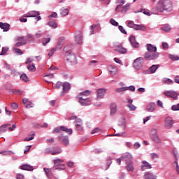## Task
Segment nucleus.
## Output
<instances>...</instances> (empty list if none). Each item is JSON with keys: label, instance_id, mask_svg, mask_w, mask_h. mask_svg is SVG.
I'll use <instances>...</instances> for the list:
<instances>
[{"label": "nucleus", "instance_id": "1", "mask_svg": "<svg viewBox=\"0 0 179 179\" xmlns=\"http://www.w3.org/2000/svg\"><path fill=\"white\" fill-rule=\"evenodd\" d=\"M173 10V3L170 0H159L156 7L152 8V15H159V12H171Z\"/></svg>", "mask_w": 179, "mask_h": 179}, {"label": "nucleus", "instance_id": "2", "mask_svg": "<svg viewBox=\"0 0 179 179\" xmlns=\"http://www.w3.org/2000/svg\"><path fill=\"white\" fill-rule=\"evenodd\" d=\"M62 131L66 132L68 135H72V133L73 132L72 129H68L66 127L60 126L53 129L52 134H61Z\"/></svg>", "mask_w": 179, "mask_h": 179}, {"label": "nucleus", "instance_id": "3", "mask_svg": "<svg viewBox=\"0 0 179 179\" xmlns=\"http://www.w3.org/2000/svg\"><path fill=\"white\" fill-rule=\"evenodd\" d=\"M145 65V57H138L134 59L133 66L135 69L140 70Z\"/></svg>", "mask_w": 179, "mask_h": 179}, {"label": "nucleus", "instance_id": "4", "mask_svg": "<svg viewBox=\"0 0 179 179\" xmlns=\"http://www.w3.org/2000/svg\"><path fill=\"white\" fill-rule=\"evenodd\" d=\"M145 61H155L159 58V52H145L143 55Z\"/></svg>", "mask_w": 179, "mask_h": 179}, {"label": "nucleus", "instance_id": "5", "mask_svg": "<svg viewBox=\"0 0 179 179\" xmlns=\"http://www.w3.org/2000/svg\"><path fill=\"white\" fill-rule=\"evenodd\" d=\"M55 166L52 167V170H65V164H61L64 163V160L61 159H57L53 160Z\"/></svg>", "mask_w": 179, "mask_h": 179}, {"label": "nucleus", "instance_id": "6", "mask_svg": "<svg viewBox=\"0 0 179 179\" xmlns=\"http://www.w3.org/2000/svg\"><path fill=\"white\" fill-rule=\"evenodd\" d=\"M151 139L155 143H162V139L157 135V129H152L151 130Z\"/></svg>", "mask_w": 179, "mask_h": 179}, {"label": "nucleus", "instance_id": "7", "mask_svg": "<svg viewBox=\"0 0 179 179\" xmlns=\"http://www.w3.org/2000/svg\"><path fill=\"white\" fill-rule=\"evenodd\" d=\"M78 102L80 106H86L92 104V99L90 98H85V96H78Z\"/></svg>", "mask_w": 179, "mask_h": 179}, {"label": "nucleus", "instance_id": "8", "mask_svg": "<svg viewBox=\"0 0 179 179\" xmlns=\"http://www.w3.org/2000/svg\"><path fill=\"white\" fill-rule=\"evenodd\" d=\"M164 94L166 97L173 99V100H177V99H178L179 96V94L173 90H168L166 92H164Z\"/></svg>", "mask_w": 179, "mask_h": 179}, {"label": "nucleus", "instance_id": "9", "mask_svg": "<svg viewBox=\"0 0 179 179\" xmlns=\"http://www.w3.org/2000/svg\"><path fill=\"white\" fill-rule=\"evenodd\" d=\"M66 61L67 62L71 64V65H76V64H78L76 56L75 55V54L71 52L66 55Z\"/></svg>", "mask_w": 179, "mask_h": 179}, {"label": "nucleus", "instance_id": "10", "mask_svg": "<svg viewBox=\"0 0 179 179\" xmlns=\"http://www.w3.org/2000/svg\"><path fill=\"white\" fill-rule=\"evenodd\" d=\"M174 125V120L171 117H166L164 120V127L166 129H171Z\"/></svg>", "mask_w": 179, "mask_h": 179}, {"label": "nucleus", "instance_id": "11", "mask_svg": "<svg viewBox=\"0 0 179 179\" xmlns=\"http://www.w3.org/2000/svg\"><path fill=\"white\" fill-rule=\"evenodd\" d=\"M24 17H37L36 19L37 20V22H38V20H41V17H40V13L38 11H30L28 13L25 14Z\"/></svg>", "mask_w": 179, "mask_h": 179}, {"label": "nucleus", "instance_id": "12", "mask_svg": "<svg viewBox=\"0 0 179 179\" xmlns=\"http://www.w3.org/2000/svg\"><path fill=\"white\" fill-rule=\"evenodd\" d=\"M16 41L18 42L15 44V47H22V45L27 44V39H24V36H17Z\"/></svg>", "mask_w": 179, "mask_h": 179}, {"label": "nucleus", "instance_id": "13", "mask_svg": "<svg viewBox=\"0 0 179 179\" xmlns=\"http://www.w3.org/2000/svg\"><path fill=\"white\" fill-rule=\"evenodd\" d=\"M107 93V89L106 88H99L96 90V100H101Z\"/></svg>", "mask_w": 179, "mask_h": 179}, {"label": "nucleus", "instance_id": "14", "mask_svg": "<svg viewBox=\"0 0 179 179\" xmlns=\"http://www.w3.org/2000/svg\"><path fill=\"white\" fill-rule=\"evenodd\" d=\"M74 38L76 40V43L77 44H83V34L82 31H78L76 32Z\"/></svg>", "mask_w": 179, "mask_h": 179}, {"label": "nucleus", "instance_id": "15", "mask_svg": "<svg viewBox=\"0 0 179 179\" xmlns=\"http://www.w3.org/2000/svg\"><path fill=\"white\" fill-rule=\"evenodd\" d=\"M58 139L59 141H61L62 145L64 146H68L69 145V137H68V136H64V134H62L58 136Z\"/></svg>", "mask_w": 179, "mask_h": 179}, {"label": "nucleus", "instance_id": "16", "mask_svg": "<svg viewBox=\"0 0 179 179\" xmlns=\"http://www.w3.org/2000/svg\"><path fill=\"white\" fill-rule=\"evenodd\" d=\"M129 41L134 48H139V43L136 41L135 36L131 35L129 39Z\"/></svg>", "mask_w": 179, "mask_h": 179}, {"label": "nucleus", "instance_id": "17", "mask_svg": "<svg viewBox=\"0 0 179 179\" xmlns=\"http://www.w3.org/2000/svg\"><path fill=\"white\" fill-rule=\"evenodd\" d=\"M108 71L110 72L112 76H114L117 75L118 72V68L117 67V66L110 65L108 66Z\"/></svg>", "mask_w": 179, "mask_h": 179}, {"label": "nucleus", "instance_id": "18", "mask_svg": "<svg viewBox=\"0 0 179 179\" xmlns=\"http://www.w3.org/2000/svg\"><path fill=\"white\" fill-rule=\"evenodd\" d=\"M122 160H124L126 163H129L132 162V155L129 152H126L121 157Z\"/></svg>", "mask_w": 179, "mask_h": 179}, {"label": "nucleus", "instance_id": "19", "mask_svg": "<svg viewBox=\"0 0 179 179\" xmlns=\"http://www.w3.org/2000/svg\"><path fill=\"white\" fill-rule=\"evenodd\" d=\"M83 124V123L80 119H76L74 122V125L78 131H83V127H82Z\"/></svg>", "mask_w": 179, "mask_h": 179}, {"label": "nucleus", "instance_id": "20", "mask_svg": "<svg viewBox=\"0 0 179 179\" xmlns=\"http://www.w3.org/2000/svg\"><path fill=\"white\" fill-rule=\"evenodd\" d=\"M143 178L144 179H157V176L156 175L153 174V173L149 171V172H146L144 174Z\"/></svg>", "mask_w": 179, "mask_h": 179}, {"label": "nucleus", "instance_id": "21", "mask_svg": "<svg viewBox=\"0 0 179 179\" xmlns=\"http://www.w3.org/2000/svg\"><path fill=\"white\" fill-rule=\"evenodd\" d=\"M147 52H157V48L152 44L146 45Z\"/></svg>", "mask_w": 179, "mask_h": 179}, {"label": "nucleus", "instance_id": "22", "mask_svg": "<svg viewBox=\"0 0 179 179\" xmlns=\"http://www.w3.org/2000/svg\"><path fill=\"white\" fill-rule=\"evenodd\" d=\"M115 51L120 52L121 54H125V52H127V49L122 47V45H117L115 46Z\"/></svg>", "mask_w": 179, "mask_h": 179}, {"label": "nucleus", "instance_id": "23", "mask_svg": "<svg viewBox=\"0 0 179 179\" xmlns=\"http://www.w3.org/2000/svg\"><path fill=\"white\" fill-rule=\"evenodd\" d=\"M135 169L134 168V162L130 161L129 162H126V170L127 171H134Z\"/></svg>", "mask_w": 179, "mask_h": 179}, {"label": "nucleus", "instance_id": "24", "mask_svg": "<svg viewBox=\"0 0 179 179\" xmlns=\"http://www.w3.org/2000/svg\"><path fill=\"white\" fill-rule=\"evenodd\" d=\"M147 111H149L150 113H153L155 110H156V103L151 102L147 106Z\"/></svg>", "mask_w": 179, "mask_h": 179}, {"label": "nucleus", "instance_id": "25", "mask_svg": "<svg viewBox=\"0 0 179 179\" xmlns=\"http://www.w3.org/2000/svg\"><path fill=\"white\" fill-rule=\"evenodd\" d=\"M21 170H27V171H33V166L30 164H23L19 167Z\"/></svg>", "mask_w": 179, "mask_h": 179}, {"label": "nucleus", "instance_id": "26", "mask_svg": "<svg viewBox=\"0 0 179 179\" xmlns=\"http://www.w3.org/2000/svg\"><path fill=\"white\" fill-rule=\"evenodd\" d=\"M59 153H62V149H61V148L59 147H55L51 152V155H52L53 156L59 155Z\"/></svg>", "mask_w": 179, "mask_h": 179}, {"label": "nucleus", "instance_id": "27", "mask_svg": "<svg viewBox=\"0 0 179 179\" xmlns=\"http://www.w3.org/2000/svg\"><path fill=\"white\" fill-rule=\"evenodd\" d=\"M148 169H152V165L150 164H149V162H146V161H143V164L141 165V170L145 171Z\"/></svg>", "mask_w": 179, "mask_h": 179}, {"label": "nucleus", "instance_id": "28", "mask_svg": "<svg viewBox=\"0 0 179 179\" xmlns=\"http://www.w3.org/2000/svg\"><path fill=\"white\" fill-rule=\"evenodd\" d=\"M110 115H114L117 113V103H112L110 104Z\"/></svg>", "mask_w": 179, "mask_h": 179}, {"label": "nucleus", "instance_id": "29", "mask_svg": "<svg viewBox=\"0 0 179 179\" xmlns=\"http://www.w3.org/2000/svg\"><path fill=\"white\" fill-rule=\"evenodd\" d=\"M141 12H143V13L144 15H146V16H151V15H153V14L152 13V10H151V13H150V12L149 11V10L142 9V8H141L140 10H138L135 11V13H141Z\"/></svg>", "mask_w": 179, "mask_h": 179}, {"label": "nucleus", "instance_id": "30", "mask_svg": "<svg viewBox=\"0 0 179 179\" xmlns=\"http://www.w3.org/2000/svg\"><path fill=\"white\" fill-rule=\"evenodd\" d=\"M0 27L3 31H8L10 25L8 23L0 22Z\"/></svg>", "mask_w": 179, "mask_h": 179}, {"label": "nucleus", "instance_id": "31", "mask_svg": "<svg viewBox=\"0 0 179 179\" xmlns=\"http://www.w3.org/2000/svg\"><path fill=\"white\" fill-rule=\"evenodd\" d=\"M62 87L64 93H66V92H69L71 89V84H69V83H64L62 84Z\"/></svg>", "mask_w": 179, "mask_h": 179}, {"label": "nucleus", "instance_id": "32", "mask_svg": "<svg viewBox=\"0 0 179 179\" xmlns=\"http://www.w3.org/2000/svg\"><path fill=\"white\" fill-rule=\"evenodd\" d=\"M118 129L121 128L122 131H125V129L127 128V121L125 120H123L122 123H120L119 124Z\"/></svg>", "mask_w": 179, "mask_h": 179}, {"label": "nucleus", "instance_id": "33", "mask_svg": "<svg viewBox=\"0 0 179 179\" xmlns=\"http://www.w3.org/2000/svg\"><path fill=\"white\" fill-rule=\"evenodd\" d=\"M134 30H142L143 31H145L146 27L143 24H136Z\"/></svg>", "mask_w": 179, "mask_h": 179}, {"label": "nucleus", "instance_id": "34", "mask_svg": "<svg viewBox=\"0 0 179 179\" xmlns=\"http://www.w3.org/2000/svg\"><path fill=\"white\" fill-rule=\"evenodd\" d=\"M45 171V174L47 176V177H52V173L51 172V169L50 168H44L43 169Z\"/></svg>", "mask_w": 179, "mask_h": 179}, {"label": "nucleus", "instance_id": "35", "mask_svg": "<svg viewBox=\"0 0 179 179\" xmlns=\"http://www.w3.org/2000/svg\"><path fill=\"white\" fill-rule=\"evenodd\" d=\"M159 66H160V65L157 64V65H152V66H150L149 68L150 71L152 73H155V72H156V71H157Z\"/></svg>", "mask_w": 179, "mask_h": 179}, {"label": "nucleus", "instance_id": "36", "mask_svg": "<svg viewBox=\"0 0 179 179\" xmlns=\"http://www.w3.org/2000/svg\"><path fill=\"white\" fill-rule=\"evenodd\" d=\"M65 41V38H60L57 42V47L61 50L62 48V46L64 45V43Z\"/></svg>", "mask_w": 179, "mask_h": 179}, {"label": "nucleus", "instance_id": "37", "mask_svg": "<svg viewBox=\"0 0 179 179\" xmlns=\"http://www.w3.org/2000/svg\"><path fill=\"white\" fill-rule=\"evenodd\" d=\"M10 125V124H3L0 127V134H3V132H6V128Z\"/></svg>", "mask_w": 179, "mask_h": 179}, {"label": "nucleus", "instance_id": "38", "mask_svg": "<svg viewBox=\"0 0 179 179\" xmlns=\"http://www.w3.org/2000/svg\"><path fill=\"white\" fill-rule=\"evenodd\" d=\"M161 30L169 33V31L171 30V27H170L169 24H164L162 27H161Z\"/></svg>", "mask_w": 179, "mask_h": 179}, {"label": "nucleus", "instance_id": "39", "mask_svg": "<svg viewBox=\"0 0 179 179\" xmlns=\"http://www.w3.org/2000/svg\"><path fill=\"white\" fill-rule=\"evenodd\" d=\"M69 13V10H68V8H62L60 10V14L62 15V16H67Z\"/></svg>", "mask_w": 179, "mask_h": 179}, {"label": "nucleus", "instance_id": "40", "mask_svg": "<svg viewBox=\"0 0 179 179\" xmlns=\"http://www.w3.org/2000/svg\"><path fill=\"white\" fill-rule=\"evenodd\" d=\"M20 80H23L24 82H26V83H27V82H29V77L27 76V75H26V73H22L20 76Z\"/></svg>", "mask_w": 179, "mask_h": 179}, {"label": "nucleus", "instance_id": "41", "mask_svg": "<svg viewBox=\"0 0 179 179\" xmlns=\"http://www.w3.org/2000/svg\"><path fill=\"white\" fill-rule=\"evenodd\" d=\"M82 96H90V91L85 90L83 92H80L79 95H78V97H82Z\"/></svg>", "mask_w": 179, "mask_h": 179}, {"label": "nucleus", "instance_id": "42", "mask_svg": "<svg viewBox=\"0 0 179 179\" xmlns=\"http://www.w3.org/2000/svg\"><path fill=\"white\" fill-rule=\"evenodd\" d=\"M150 156L153 162H157V159H159V155L156 153H151Z\"/></svg>", "mask_w": 179, "mask_h": 179}, {"label": "nucleus", "instance_id": "43", "mask_svg": "<svg viewBox=\"0 0 179 179\" xmlns=\"http://www.w3.org/2000/svg\"><path fill=\"white\" fill-rule=\"evenodd\" d=\"M129 6H131L129 3H127L126 5L123 6L122 7V10H120V12L122 13L128 12V9H129Z\"/></svg>", "mask_w": 179, "mask_h": 179}, {"label": "nucleus", "instance_id": "44", "mask_svg": "<svg viewBox=\"0 0 179 179\" xmlns=\"http://www.w3.org/2000/svg\"><path fill=\"white\" fill-rule=\"evenodd\" d=\"M27 69L28 71H31V72H36V66L34 64H29L27 66Z\"/></svg>", "mask_w": 179, "mask_h": 179}, {"label": "nucleus", "instance_id": "45", "mask_svg": "<svg viewBox=\"0 0 179 179\" xmlns=\"http://www.w3.org/2000/svg\"><path fill=\"white\" fill-rule=\"evenodd\" d=\"M50 41H51V38H50L41 39V43H43V45L44 46L47 45V44H48V43H50Z\"/></svg>", "mask_w": 179, "mask_h": 179}, {"label": "nucleus", "instance_id": "46", "mask_svg": "<svg viewBox=\"0 0 179 179\" xmlns=\"http://www.w3.org/2000/svg\"><path fill=\"white\" fill-rule=\"evenodd\" d=\"M48 26H50V27H52L53 29H57V22H55V21L49 22Z\"/></svg>", "mask_w": 179, "mask_h": 179}, {"label": "nucleus", "instance_id": "47", "mask_svg": "<svg viewBox=\"0 0 179 179\" xmlns=\"http://www.w3.org/2000/svg\"><path fill=\"white\" fill-rule=\"evenodd\" d=\"M8 51H9V48L8 47H3L2 48V50L0 52V55H5V54H6V52H8Z\"/></svg>", "mask_w": 179, "mask_h": 179}, {"label": "nucleus", "instance_id": "48", "mask_svg": "<svg viewBox=\"0 0 179 179\" xmlns=\"http://www.w3.org/2000/svg\"><path fill=\"white\" fill-rule=\"evenodd\" d=\"M103 130H101L100 128L96 127L94 130L91 131V134L93 135L94 134H101Z\"/></svg>", "mask_w": 179, "mask_h": 179}, {"label": "nucleus", "instance_id": "49", "mask_svg": "<svg viewBox=\"0 0 179 179\" xmlns=\"http://www.w3.org/2000/svg\"><path fill=\"white\" fill-rule=\"evenodd\" d=\"M27 39L29 40V41H34L36 38H34V36H33L31 34H28L27 35Z\"/></svg>", "mask_w": 179, "mask_h": 179}, {"label": "nucleus", "instance_id": "50", "mask_svg": "<svg viewBox=\"0 0 179 179\" xmlns=\"http://www.w3.org/2000/svg\"><path fill=\"white\" fill-rule=\"evenodd\" d=\"M33 139H34V134L29 135L28 137L25 138L24 141L25 142H29V141H33Z\"/></svg>", "mask_w": 179, "mask_h": 179}, {"label": "nucleus", "instance_id": "51", "mask_svg": "<svg viewBox=\"0 0 179 179\" xmlns=\"http://www.w3.org/2000/svg\"><path fill=\"white\" fill-rule=\"evenodd\" d=\"M126 90H128V87H120V88H117L116 90V92L117 93H121V92H125Z\"/></svg>", "mask_w": 179, "mask_h": 179}, {"label": "nucleus", "instance_id": "52", "mask_svg": "<svg viewBox=\"0 0 179 179\" xmlns=\"http://www.w3.org/2000/svg\"><path fill=\"white\" fill-rule=\"evenodd\" d=\"M169 58L172 59V61H179V57L174 55H170Z\"/></svg>", "mask_w": 179, "mask_h": 179}, {"label": "nucleus", "instance_id": "53", "mask_svg": "<svg viewBox=\"0 0 179 179\" xmlns=\"http://www.w3.org/2000/svg\"><path fill=\"white\" fill-rule=\"evenodd\" d=\"M35 37L36 38H41V37H43V33L41 31H38L36 34H35Z\"/></svg>", "mask_w": 179, "mask_h": 179}, {"label": "nucleus", "instance_id": "54", "mask_svg": "<svg viewBox=\"0 0 179 179\" xmlns=\"http://www.w3.org/2000/svg\"><path fill=\"white\" fill-rule=\"evenodd\" d=\"M127 26L128 27H131V29H135L136 24L134 23L133 21H129Z\"/></svg>", "mask_w": 179, "mask_h": 179}, {"label": "nucleus", "instance_id": "55", "mask_svg": "<svg viewBox=\"0 0 179 179\" xmlns=\"http://www.w3.org/2000/svg\"><path fill=\"white\" fill-rule=\"evenodd\" d=\"M127 107L129 108L130 111H135V110H136V106L134 104H128Z\"/></svg>", "mask_w": 179, "mask_h": 179}, {"label": "nucleus", "instance_id": "56", "mask_svg": "<svg viewBox=\"0 0 179 179\" xmlns=\"http://www.w3.org/2000/svg\"><path fill=\"white\" fill-rule=\"evenodd\" d=\"M62 83L61 82H57L56 84H55L53 85V88L54 89H59V87H61V86H62Z\"/></svg>", "mask_w": 179, "mask_h": 179}, {"label": "nucleus", "instance_id": "57", "mask_svg": "<svg viewBox=\"0 0 179 179\" xmlns=\"http://www.w3.org/2000/svg\"><path fill=\"white\" fill-rule=\"evenodd\" d=\"M118 29L120 31H121V33H122L123 34H127V31L125 30V29H124L123 26L120 25L118 27Z\"/></svg>", "mask_w": 179, "mask_h": 179}, {"label": "nucleus", "instance_id": "58", "mask_svg": "<svg viewBox=\"0 0 179 179\" xmlns=\"http://www.w3.org/2000/svg\"><path fill=\"white\" fill-rule=\"evenodd\" d=\"M110 23L113 26H118V22H117V21H115V20H114L113 18H111L110 20Z\"/></svg>", "mask_w": 179, "mask_h": 179}, {"label": "nucleus", "instance_id": "59", "mask_svg": "<svg viewBox=\"0 0 179 179\" xmlns=\"http://www.w3.org/2000/svg\"><path fill=\"white\" fill-rule=\"evenodd\" d=\"M171 110H173V111H178L179 110V103H178L177 105L172 106Z\"/></svg>", "mask_w": 179, "mask_h": 179}, {"label": "nucleus", "instance_id": "60", "mask_svg": "<svg viewBox=\"0 0 179 179\" xmlns=\"http://www.w3.org/2000/svg\"><path fill=\"white\" fill-rule=\"evenodd\" d=\"M133 148L135 150L139 149V148H141V143H139V142L134 143V145H133Z\"/></svg>", "mask_w": 179, "mask_h": 179}, {"label": "nucleus", "instance_id": "61", "mask_svg": "<svg viewBox=\"0 0 179 179\" xmlns=\"http://www.w3.org/2000/svg\"><path fill=\"white\" fill-rule=\"evenodd\" d=\"M164 83H166V85H173V82L170 78H165Z\"/></svg>", "mask_w": 179, "mask_h": 179}, {"label": "nucleus", "instance_id": "62", "mask_svg": "<svg viewBox=\"0 0 179 179\" xmlns=\"http://www.w3.org/2000/svg\"><path fill=\"white\" fill-rule=\"evenodd\" d=\"M15 178L16 179H24V176L22 173H17Z\"/></svg>", "mask_w": 179, "mask_h": 179}, {"label": "nucleus", "instance_id": "63", "mask_svg": "<svg viewBox=\"0 0 179 179\" xmlns=\"http://www.w3.org/2000/svg\"><path fill=\"white\" fill-rule=\"evenodd\" d=\"M11 75H13V76H18L19 72H17L15 69H12Z\"/></svg>", "mask_w": 179, "mask_h": 179}, {"label": "nucleus", "instance_id": "64", "mask_svg": "<svg viewBox=\"0 0 179 179\" xmlns=\"http://www.w3.org/2000/svg\"><path fill=\"white\" fill-rule=\"evenodd\" d=\"M15 50L16 54H18V55H23V52L22 51V50L19 48H15Z\"/></svg>", "mask_w": 179, "mask_h": 179}]
</instances>
